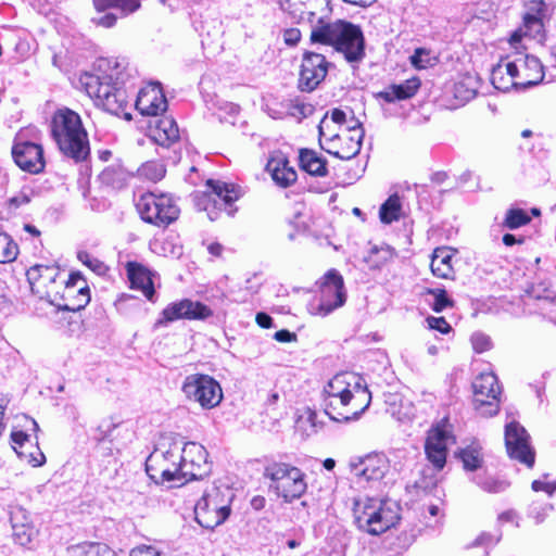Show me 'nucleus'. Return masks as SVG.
<instances>
[{
  "instance_id": "f257e3e1",
  "label": "nucleus",
  "mask_w": 556,
  "mask_h": 556,
  "mask_svg": "<svg viewBox=\"0 0 556 556\" xmlns=\"http://www.w3.org/2000/svg\"><path fill=\"white\" fill-rule=\"evenodd\" d=\"M324 412L337 422L357 420L371 403L365 379L355 372H340L324 388Z\"/></svg>"
},
{
  "instance_id": "f03ea898",
  "label": "nucleus",
  "mask_w": 556,
  "mask_h": 556,
  "mask_svg": "<svg viewBox=\"0 0 556 556\" xmlns=\"http://www.w3.org/2000/svg\"><path fill=\"white\" fill-rule=\"evenodd\" d=\"M551 13L549 5L544 0H528L522 25L516 29L510 38L509 45L516 50V56L510 63L516 65L514 74L519 87H530L539 84L543 77V66L540 60L533 55L522 54L519 51L522 38L536 39L544 29L543 20Z\"/></svg>"
},
{
  "instance_id": "7ed1b4c3",
  "label": "nucleus",
  "mask_w": 556,
  "mask_h": 556,
  "mask_svg": "<svg viewBox=\"0 0 556 556\" xmlns=\"http://www.w3.org/2000/svg\"><path fill=\"white\" fill-rule=\"evenodd\" d=\"M311 41L331 46L342 53L350 64H357L365 58V38L362 28L345 20L325 23L321 18L312 27Z\"/></svg>"
},
{
  "instance_id": "20e7f679",
  "label": "nucleus",
  "mask_w": 556,
  "mask_h": 556,
  "mask_svg": "<svg viewBox=\"0 0 556 556\" xmlns=\"http://www.w3.org/2000/svg\"><path fill=\"white\" fill-rule=\"evenodd\" d=\"M118 67L119 64L115 62L112 72L103 76L85 73L79 77V84L94 100L97 106L113 115H124L126 119H130V114L126 112L128 96L126 89L121 86L124 80Z\"/></svg>"
},
{
  "instance_id": "39448f33",
  "label": "nucleus",
  "mask_w": 556,
  "mask_h": 556,
  "mask_svg": "<svg viewBox=\"0 0 556 556\" xmlns=\"http://www.w3.org/2000/svg\"><path fill=\"white\" fill-rule=\"evenodd\" d=\"M51 134L60 151L75 161L90 152L89 140L80 116L67 108L58 110L51 121Z\"/></svg>"
},
{
  "instance_id": "423d86ee",
  "label": "nucleus",
  "mask_w": 556,
  "mask_h": 556,
  "mask_svg": "<svg viewBox=\"0 0 556 556\" xmlns=\"http://www.w3.org/2000/svg\"><path fill=\"white\" fill-rule=\"evenodd\" d=\"M353 516L357 528L371 535H378L399 520L395 505L390 501L358 496L353 500Z\"/></svg>"
},
{
  "instance_id": "0eeeda50",
  "label": "nucleus",
  "mask_w": 556,
  "mask_h": 556,
  "mask_svg": "<svg viewBox=\"0 0 556 556\" xmlns=\"http://www.w3.org/2000/svg\"><path fill=\"white\" fill-rule=\"evenodd\" d=\"M319 142L321 148L341 160H351L356 156L362 148L364 129L362 124L351 117V123L339 132L329 130V123L321 121L319 126Z\"/></svg>"
},
{
  "instance_id": "6e6552de",
  "label": "nucleus",
  "mask_w": 556,
  "mask_h": 556,
  "mask_svg": "<svg viewBox=\"0 0 556 556\" xmlns=\"http://www.w3.org/2000/svg\"><path fill=\"white\" fill-rule=\"evenodd\" d=\"M235 493L227 485H212L194 507L197 522L205 529H215L224 523L231 513Z\"/></svg>"
},
{
  "instance_id": "1a4fd4ad",
  "label": "nucleus",
  "mask_w": 556,
  "mask_h": 556,
  "mask_svg": "<svg viewBox=\"0 0 556 556\" xmlns=\"http://www.w3.org/2000/svg\"><path fill=\"white\" fill-rule=\"evenodd\" d=\"M206 186L210 192L197 193L195 205L200 211H205L210 220H216L224 210L229 216H233L237 208L233 203L242 195L241 189L220 180L208 179Z\"/></svg>"
},
{
  "instance_id": "9d476101",
  "label": "nucleus",
  "mask_w": 556,
  "mask_h": 556,
  "mask_svg": "<svg viewBox=\"0 0 556 556\" xmlns=\"http://www.w3.org/2000/svg\"><path fill=\"white\" fill-rule=\"evenodd\" d=\"M264 475L270 479V488L287 503L300 498L306 491L305 475L290 464H271L265 468Z\"/></svg>"
},
{
  "instance_id": "9b49d317",
  "label": "nucleus",
  "mask_w": 556,
  "mask_h": 556,
  "mask_svg": "<svg viewBox=\"0 0 556 556\" xmlns=\"http://www.w3.org/2000/svg\"><path fill=\"white\" fill-rule=\"evenodd\" d=\"M179 452L180 445L177 443L172 444L167 451L155 450L146 463L148 475L162 483L184 485Z\"/></svg>"
},
{
  "instance_id": "f8f14e48",
  "label": "nucleus",
  "mask_w": 556,
  "mask_h": 556,
  "mask_svg": "<svg viewBox=\"0 0 556 556\" xmlns=\"http://www.w3.org/2000/svg\"><path fill=\"white\" fill-rule=\"evenodd\" d=\"M185 397L203 409L217 407L223 401V389L217 380L210 375H188L181 386Z\"/></svg>"
},
{
  "instance_id": "ddd939ff",
  "label": "nucleus",
  "mask_w": 556,
  "mask_h": 556,
  "mask_svg": "<svg viewBox=\"0 0 556 556\" xmlns=\"http://www.w3.org/2000/svg\"><path fill=\"white\" fill-rule=\"evenodd\" d=\"M346 300L343 277L336 269L328 270L320 281V295L312 301L308 311L312 315L325 317L341 307Z\"/></svg>"
},
{
  "instance_id": "4468645a",
  "label": "nucleus",
  "mask_w": 556,
  "mask_h": 556,
  "mask_svg": "<svg viewBox=\"0 0 556 556\" xmlns=\"http://www.w3.org/2000/svg\"><path fill=\"white\" fill-rule=\"evenodd\" d=\"M141 218L152 225L166 227L178 218L179 208L167 194L146 193L137 203Z\"/></svg>"
},
{
  "instance_id": "2eb2a0df",
  "label": "nucleus",
  "mask_w": 556,
  "mask_h": 556,
  "mask_svg": "<svg viewBox=\"0 0 556 556\" xmlns=\"http://www.w3.org/2000/svg\"><path fill=\"white\" fill-rule=\"evenodd\" d=\"M473 405L483 417H492L500 410V394L497 377L493 372L480 374L472 382Z\"/></svg>"
},
{
  "instance_id": "dca6fc26",
  "label": "nucleus",
  "mask_w": 556,
  "mask_h": 556,
  "mask_svg": "<svg viewBox=\"0 0 556 556\" xmlns=\"http://www.w3.org/2000/svg\"><path fill=\"white\" fill-rule=\"evenodd\" d=\"M505 445L511 459L531 468L535 462V452L530 444V435L527 430L516 421L505 426Z\"/></svg>"
},
{
  "instance_id": "f3484780",
  "label": "nucleus",
  "mask_w": 556,
  "mask_h": 556,
  "mask_svg": "<svg viewBox=\"0 0 556 556\" xmlns=\"http://www.w3.org/2000/svg\"><path fill=\"white\" fill-rule=\"evenodd\" d=\"M180 467L184 484L203 478L211 470L205 447L197 442H187L180 446Z\"/></svg>"
},
{
  "instance_id": "a211bd4d",
  "label": "nucleus",
  "mask_w": 556,
  "mask_h": 556,
  "mask_svg": "<svg viewBox=\"0 0 556 556\" xmlns=\"http://www.w3.org/2000/svg\"><path fill=\"white\" fill-rule=\"evenodd\" d=\"M12 156L15 164L24 172L39 174L45 169L42 147L38 143L24 140L17 135L13 147Z\"/></svg>"
},
{
  "instance_id": "6ab92c4d",
  "label": "nucleus",
  "mask_w": 556,
  "mask_h": 556,
  "mask_svg": "<svg viewBox=\"0 0 556 556\" xmlns=\"http://www.w3.org/2000/svg\"><path fill=\"white\" fill-rule=\"evenodd\" d=\"M330 63L316 52H304L300 70L299 87L302 91H313L326 78Z\"/></svg>"
},
{
  "instance_id": "aec40b11",
  "label": "nucleus",
  "mask_w": 556,
  "mask_h": 556,
  "mask_svg": "<svg viewBox=\"0 0 556 556\" xmlns=\"http://www.w3.org/2000/svg\"><path fill=\"white\" fill-rule=\"evenodd\" d=\"M213 315L212 309L201 302L184 299L168 304L155 323V327L165 326L178 319H206Z\"/></svg>"
},
{
  "instance_id": "412c9836",
  "label": "nucleus",
  "mask_w": 556,
  "mask_h": 556,
  "mask_svg": "<svg viewBox=\"0 0 556 556\" xmlns=\"http://www.w3.org/2000/svg\"><path fill=\"white\" fill-rule=\"evenodd\" d=\"M352 473L359 481H380L390 470V462L383 454L371 453L350 464Z\"/></svg>"
},
{
  "instance_id": "4be33fe9",
  "label": "nucleus",
  "mask_w": 556,
  "mask_h": 556,
  "mask_svg": "<svg viewBox=\"0 0 556 556\" xmlns=\"http://www.w3.org/2000/svg\"><path fill=\"white\" fill-rule=\"evenodd\" d=\"M452 443H454V438L444 427L438 425L429 430L425 452L435 469L441 470L445 466L447 446Z\"/></svg>"
},
{
  "instance_id": "5701e85b",
  "label": "nucleus",
  "mask_w": 556,
  "mask_h": 556,
  "mask_svg": "<svg viewBox=\"0 0 556 556\" xmlns=\"http://www.w3.org/2000/svg\"><path fill=\"white\" fill-rule=\"evenodd\" d=\"M62 299L64 303L59 307L65 311L77 312L90 302V290L80 273H72L65 282Z\"/></svg>"
},
{
  "instance_id": "b1692460",
  "label": "nucleus",
  "mask_w": 556,
  "mask_h": 556,
  "mask_svg": "<svg viewBox=\"0 0 556 556\" xmlns=\"http://www.w3.org/2000/svg\"><path fill=\"white\" fill-rule=\"evenodd\" d=\"M136 109L141 115L157 116L167 109V100L159 83H150L138 92Z\"/></svg>"
},
{
  "instance_id": "393cba45",
  "label": "nucleus",
  "mask_w": 556,
  "mask_h": 556,
  "mask_svg": "<svg viewBox=\"0 0 556 556\" xmlns=\"http://www.w3.org/2000/svg\"><path fill=\"white\" fill-rule=\"evenodd\" d=\"M149 137L159 146L169 147L179 139V128L170 116H164L150 122Z\"/></svg>"
},
{
  "instance_id": "a878e982",
  "label": "nucleus",
  "mask_w": 556,
  "mask_h": 556,
  "mask_svg": "<svg viewBox=\"0 0 556 556\" xmlns=\"http://www.w3.org/2000/svg\"><path fill=\"white\" fill-rule=\"evenodd\" d=\"M266 170L275 184L281 188L291 186L298 178L295 169L289 165L288 159L282 154L273 155L267 162Z\"/></svg>"
},
{
  "instance_id": "bb28decb",
  "label": "nucleus",
  "mask_w": 556,
  "mask_h": 556,
  "mask_svg": "<svg viewBox=\"0 0 556 556\" xmlns=\"http://www.w3.org/2000/svg\"><path fill=\"white\" fill-rule=\"evenodd\" d=\"M125 267L130 287L140 290L148 300H152L154 295L152 273L137 262H127Z\"/></svg>"
},
{
  "instance_id": "cd10ccee",
  "label": "nucleus",
  "mask_w": 556,
  "mask_h": 556,
  "mask_svg": "<svg viewBox=\"0 0 556 556\" xmlns=\"http://www.w3.org/2000/svg\"><path fill=\"white\" fill-rule=\"evenodd\" d=\"M514 71L516 65L510 63L509 56L502 59L491 72V83L494 88L506 92L514 87H519Z\"/></svg>"
},
{
  "instance_id": "c85d7f7f",
  "label": "nucleus",
  "mask_w": 556,
  "mask_h": 556,
  "mask_svg": "<svg viewBox=\"0 0 556 556\" xmlns=\"http://www.w3.org/2000/svg\"><path fill=\"white\" fill-rule=\"evenodd\" d=\"M454 251L450 248H437L431 256L430 268L432 274L441 279H453L454 268L453 261Z\"/></svg>"
},
{
  "instance_id": "c756f323",
  "label": "nucleus",
  "mask_w": 556,
  "mask_h": 556,
  "mask_svg": "<svg viewBox=\"0 0 556 556\" xmlns=\"http://www.w3.org/2000/svg\"><path fill=\"white\" fill-rule=\"evenodd\" d=\"M419 87L420 80L417 77H413L402 84L390 86L388 89L380 92V97L387 102L405 100L415 96Z\"/></svg>"
},
{
  "instance_id": "7c9ffc66",
  "label": "nucleus",
  "mask_w": 556,
  "mask_h": 556,
  "mask_svg": "<svg viewBox=\"0 0 556 556\" xmlns=\"http://www.w3.org/2000/svg\"><path fill=\"white\" fill-rule=\"evenodd\" d=\"M300 166L303 170L313 176L324 177L327 175V161L314 150L302 149L299 155Z\"/></svg>"
},
{
  "instance_id": "2f4dec72",
  "label": "nucleus",
  "mask_w": 556,
  "mask_h": 556,
  "mask_svg": "<svg viewBox=\"0 0 556 556\" xmlns=\"http://www.w3.org/2000/svg\"><path fill=\"white\" fill-rule=\"evenodd\" d=\"M13 448L18 454L21 458H25L31 466L39 467L42 466L46 462V456L41 451H37L36 453L26 454L23 448L27 443H29V435L23 431H14L11 434Z\"/></svg>"
},
{
  "instance_id": "473e14b6",
  "label": "nucleus",
  "mask_w": 556,
  "mask_h": 556,
  "mask_svg": "<svg viewBox=\"0 0 556 556\" xmlns=\"http://www.w3.org/2000/svg\"><path fill=\"white\" fill-rule=\"evenodd\" d=\"M98 13L115 9L122 17L134 14L141 8V0H92Z\"/></svg>"
},
{
  "instance_id": "72a5a7b5",
  "label": "nucleus",
  "mask_w": 556,
  "mask_h": 556,
  "mask_svg": "<svg viewBox=\"0 0 556 556\" xmlns=\"http://www.w3.org/2000/svg\"><path fill=\"white\" fill-rule=\"evenodd\" d=\"M70 556H116L115 552L105 543L84 542L68 548Z\"/></svg>"
},
{
  "instance_id": "f704fd0d",
  "label": "nucleus",
  "mask_w": 556,
  "mask_h": 556,
  "mask_svg": "<svg viewBox=\"0 0 556 556\" xmlns=\"http://www.w3.org/2000/svg\"><path fill=\"white\" fill-rule=\"evenodd\" d=\"M26 275L33 287L36 283L47 286V283L55 281L59 276V268L55 266L35 265L27 270Z\"/></svg>"
},
{
  "instance_id": "c9c22d12",
  "label": "nucleus",
  "mask_w": 556,
  "mask_h": 556,
  "mask_svg": "<svg viewBox=\"0 0 556 556\" xmlns=\"http://www.w3.org/2000/svg\"><path fill=\"white\" fill-rule=\"evenodd\" d=\"M530 294L534 299L543 302L542 308H546L549 305L555 307L549 312V318L556 321V291L551 289L544 282H540L531 288Z\"/></svg>"
},
{
  "instance_id": "e433bc0d",
  "label": "nucleus",
  "mask_w": 556,
  "mask_h": 556,
  "mask_svg": "<svg viewBox=\"0 0 556 556\" xmlns=\"http://www.w3.org/2000/svg\"><path fill=\"white\" fill-rule=\"evenodd\" d=\"M402 204L397 194L390 195L388 200L380 206L379 217L383 224H391L401 218Z\"/></svg>"
},
{
  "instance_id": "4c0bfd02",
  "label": "nucleus",
  "mask_w": 556,
  "mask_h": 556,
  "mask_svg": "<svg viewBox=\"0 0 556 556\" xmlns=\"http://www.w3.org/2000/svg\"><path fill=\"white\" fill-rule=\"evenodd\" d=\"M324 425L325 422L319 419V415L311 408H307L304 415L300 416L296 421L298 429L307 437L317 433L324 428Z\"/></svg>"
},
{
  "instance_id": "58836bf2",
  "label": "nucleus",
  "mask_w": 556,
  "mask_h": 556,
  "mask_svg": "<svg viewBox=\"0 0 556 556\" xmlns=\"http://www.w3.org/2000/svg\"><path fill=\"white\" fill-rule=\"evenodd\" d=\"M18 255L17 244L5 232L0 231V264L11 263Z\"/></svg>"
},
{
  "instance_id": "ea45409f",
  "label": "nucleus",
  "mask_w": 556,
  "mask_h": 556,
  "mask_svg": "<svg viewBox=\"0 0 556 556\" xmlns=\"http://www.w3.org/2000/svg\"><path fill=\"white\" fill-rule=\"evenodd\" d=\"M166 173V168L163 163L157 161H149L143 163L138 168V175L144 179L156 182L161 180Z\"/></svg>"
},
{
  "instance_id": "a19ab883",
  "label": "nucleus",
  "mask_w": 556,
  "mask_h": 556,
  "mask_svg": "<svg viewBox=\"0 0 556 556\" xmlns=\"http://www.w3.org/2000/svg\"><path fill=\"white\" fill-rule=\"evenodd\" d=\"M460 458L466 470L473 471L480 468L482 464L481 447L479 445H470L460 451Z\"/></svg>"
},
{
  "instance_id": "79ce46f5",
  "label": "nucleus",
  "mask_w": 556,
  "mask_h": 556,
  "mask_svg": "<svg viewBox=\"0 0 556 556\" xmlns=\"http://www.w3.org/2000/svg\"><path fill=\"white\" fill-rule=\"evenodd\" d=\"M395 251L389 245L374 247L368 256V262L372 267H380L393 260Z\"/></svg>"
},
{
  "instance_id": "37998d69",
  "label": "nucleus",
  "mask_w": 556,
  "mask_h": 556,
  "mask_svg": "<svg viewBox=\"0 0 556 556\" xmlns=\"http://www.w3.org/2000/svg\"><path fill=\"white\" fill-rule=\"evenodd\" d=\"M12 535L17 544L26 546L31 543L34 538L37 535V530L35 529L33 522L29 521L25 525H20L12 528Z\"/></svg>"
},
{
  "instance_id": "c03bdc74",
  "label": "nucleus",
  "mask_w": 556,
  "mask_h": 556,
  "mask_svg": "<svg viewBox=\"0 0 556 556\" xmlns=\"http://www.w3.org/2000/svg\"><path fill=\"white\" fill-rule=\"evenodd\" d=\"M280 8L295 18L303 20L304 14L314 15L313 12L306 11L307 3L303 0H278Z\"/></svg>"
},
{
  "instance_id": "a18cd8bd",
  "label": "nucleus",
  "mask_w": 556,
  "mask_h": 556,
  "mask_svg": "<svg viewBox=\"0 0 556 556\" xmlns=\"http://www.w3.org/2000/svg\"><path fill=\"white\" fill-rule=\"evenodd\" d=\"M473 481L482 490L489 493H501L508 486V483L504 480H498L492 477H481L479 475L473 477Z\"/></svg>"
},
{
  "instance_id": "49530a36",
  "label": "nucleus",
  "mask_w": 556,
  "mask_h": 556,
  "mask_svg": "<svg viewBox=\"0 0 556 556\" xmlns=\"http://www.w3.org/2000/svg\"><path fill=\"white\" fill-rule=\"evenodd\" d=\"M427 293L432 295L433 302L431 303V308L437 313H441L454 306L453 300L448 298L444 289H429Z\"/></svg>"
},
{
  "instance_id": "de8ad7c7",
  "label": "nucleus",
  "mask_w": 556,
  "mask_h": 556,
  "mask_svg": "<svg viewBox=\"0 0 556 556\" xmlns=\"http://www.w3.org/2000/svg\"><path fill=\"white\" fill-rule=\"evenodd\" d=\"M530 216L521 208H510L506 213L504 226L509 229H516L530 223Z\"/></svg>"
},
{
  "instance_id": "09e8293b",
  "label": "nucleus",
  "mask_w": 556,
  "mask_h": 556,
  "mask_svg": "<svg viewBox=\"0 0 556 556\" xmlns=\"http://www.w3.org/2000/svg\"><path fill=\"white\" fill-rule=\"evenodd\" d=\"M288 114L298 121H302L303 118L309 116L314 112V106L309 103H305L302 101H291L287 105Z\"/></svg>"
},
{
  "instance_id": "8fccbe9b",
  "label": "nucleus",
  "mask_w": 556,
  "mask_h": 556,
  "mask_svg": "<svg viewBox=\"0 0 556 556\" xmlns=\"http://www.w3.org/2000/svg\"><path fill=\"white\" fill-rule=\"evenodd\" d=\"M78 260L98 275H103L108 270L106 265L102 261L92 256L88 252H79Z\"/></svg>"
},
{
  "instance_id": "3c124183",
  "label": "nucleus",
  "mask_w": 556,
  "mask_h": 556,
  "mask_svg": "<svg viewBox=\"0 0 556 556\" xmlns=\"http://www.w3.org/2000/svg\"><path fill=\"white\" fill-rule=\"evenodd\" d=\"M9 514H10V522H11L12 528L20 526V525H25V523L31 521L28 511L25 508H23L22 506H18V505L11 506Z\"/></svg>"
},
{
  "instance_id": "603ef678",
  "label": "nucleus",
  "mask_w": 556,
  "mask_h": 556,
  "mask_svg": "<svg viewBox=\"0 0 556 556\" xmlns=\"http://www.w3.org/2000/svg\"><path fill=\"white\" fill-rule=\"evenodd\" d=\"M472 349L477 353H483L491 349L492 341L489 336L483 332H475L470 337Z\"/></svg>"
},
{
  "instance_id": "864d4df0",
  "label": "nucleus",
  "mask_w": 556,
  "mask_h": 556,
  "mask_svg": "<svg viewBox=\"0 0 556 556\" xmlns=\"http://www.w3.org/2000/svg\"><path fill=\"white\" fill-rule=\"evenodd\" d=\"M31 190L23 189L16 195L8 200L10 208L16 210L25 204H28L31 200Z\"/></svg>"
},
{
  "instance_id": "5fc2aeb1",
  "label": "nucleus",
  "mask_w": 556,
  "mask_h": 556,
  "mask_svg": "<svg viewBox=\"0 0 556 556\" xmlns=\"http://www.w3.org/2000/svg\"><path fill=\"white\" fill-rule=\"evenodd\" d=\"M321 121H327L329 123V125L331 123L338 125L339 131H341V129L345 128L351 123V119L348 121V118H346V113L340 109H333L331 111L330 118L328 119L326 116Z\"/></svg>"
},
{
  "instance_id": "6e6d98bb",
  "label": "nucleus",
  "mask_w": 556,
  "mask_h": 556,
  "mask_svg": "<svg viewBox=\"0 0 556 556\" xmlns=\"http://www.w3.org/2000/svg\"><path fill=\"white\" fill-rule=\"evenodd\" d=\"M430 329L438 330L439 332L446 334L452 331L451 325L445 320L444 317L429 316L426 319Z\"/></svg>"
},
{
  "instance_id": "4d7b16f0",
  "label": "nucleus",
  "mask_w": 556,
  "mask_h": 556,
  "mask_svg": "<svg viewBox=\"0 0 556 556\" xmlns=\"http://www.w3.org/2000/svg\"><path fill=\"white\" fill-rule=\"evenodd\" d=\"M477 90L475 88L465 87L463 81L455 85V97L462 101H469L476 97Z\"/></svg>"
},
{
  "instance_id": "13d9d810",
  "label": "nucleus",
  "mask_w": 556,
  "mask_h": 556,
  "mask_svg": "<svg viewBox=\"0 0 556 556\" xmlns=\"http://www.w3.org/2000/svg\"><path fill=\"white\" fill-rule=\"evenodd\" d=\"M91 22L97 25L104 28H111L113 27L117 22V16L113 13H104L98 16H93L91 18Z\"/></svg>"
},
{
  "instance_id": "bf43d9fd",
  "label": "nucleus",
  "mask_w": 556,
  "mask_h": 556,
  "mask_svg": "<svg viewBox=\"0 0 556 556\" xmlns=\"http://www.w3.org/2000/svg\"><path fill=\"white\" fill-rule=\"evenodd\" d=\"M283 41L289 47H294L301 40V31L298 28H287L282 33Z\"/></svg>"
},
{
  "instance_id": "052dcab7",
  "label": "nucleus",
  "mask_w": 556,
  "mask_h": 556,
  "mask_svg": "<svg viewBox=\"0 0 556 556\" xmlns=\"http://www.w3.org/2000/svg\"><path fill=\"white\" fill-rule=\"evenodd\" d=\"M116 425L113 421L104 420L97 428L96 439L102 441L106 439L112 431L115 429Z\"/></svg>"
},
{
  "instance_id": "680f3d73",
  "label": "nucleus",
  "mask_w": 556,
  "mask_h": 556,
  "mask_svg": "<svg viewBox=\"0 0 556 556\" xmlns=\"http://www.w3.org/2000/svg\"><path fill=\"white\" fill-rule=\"evenodd\" d=\"M532 490L535 492L544 491L547 494L552 495L556 491V481L555 482H546L543 480H534L532 482Z\"/></svg>"
},
{
  "instance_id": "e2e57ef3",
  "label": "nucleus",
  "mask_w": 556,
  "mask_h": 556,
  "mask_svg": "<svg viewBox=\"0 0 556 556\" xmlns=\"http://www.w3.org/2000/svg\"><path fill=\"white\" fill-rule=\"evenodd\" d=\"M491 544H492V535L490 533L482 532L471 543H469L467 545V548L479 547V546L488 547Z\"/></svg>"
},
{
  "instance_id": "0e129e2a",
  "label": "nucleus",
  "mask_w": 556,
  "mask_h": 556,
  "mask_svg": "<svg viewBox=\"0 0 556 556\" xmlns=\"http://www.w3.org/2000/svg\"><path fill=\"white\" fill-rule=\"evenodd\" d=\"M130 556H160V553L152 546H138L131 549Z\"/></svg>"
},
{
  "instance_id": "69168bd1",
  "label": "nucleus",
  "mask_w": 556,
  "mask_h": 556,
  "mask_svg": "<svg viewBox=\"0 0 556 556\" xmlns=\"http://www.w3.org/2000/svg\"><path fill=\"white\" fill-rule=\"evenodd\" d=\"M426 55L428 53L424 49H416L415 53L410 56L412 64L417 68H425L427 62L424 60V56Z\"/></svg>"
},
{
  "instance_id": "338daca9",
  "label": "nucleus",
  "mask_w": 556,
  "mask_h": 556,
  "mask_svg": "<svg viewBox=\"0 0 556 556\" xmlns=\"http://www.w3.org/2000/svg\"><path fill=\"white\" fill-rule=\"evenodd\" d=\"M255 320L256 324L264 329H269L274 326L273 318L268 314L263 312L256 314Z\"/></svg>"
},
{
  "instance_id": "774afa93",
  "label": "nucleus",
  "mask_w": 556,
  "mask_h": 556,
  "mask_svg": "<svg viewBox=\"0 0 556 556\" xmlns=\"http://www.w3.org/2000/svg\"><path fill=\"white\" fill-rule=\"evenodd\" d=\"M274 338H275L278 342H292V341H295V340H296V336H295V333H292V332H290L289 330H286V329H282V330L277 331V332L274 334Z\"/></svg>"
}]
</instances>
